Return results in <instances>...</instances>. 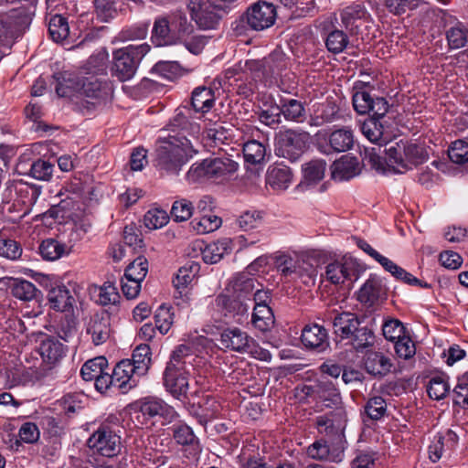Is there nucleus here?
Listing matches in <instances>:
<instances>
[{
    "label": "nucleus",
    "mask_w": 468,
    "mask_h": 468,
    "mask_svg": "<svg viewBox=\"0 0 468 468\" xmlns=\"http://www.w3.org/2000/svg\"><path fill=\"white\" fill-rule=\"evenodd\" d=\"M347 422V414L344 408H337L325 415L319 416L316 425L319 433L331 445H336V450H344L346 438L345 430Z\"/></svg>",
    "instance_id": "20e7f679"
},
{
    "label": "nucleus",
    "mask_w": 468,
    "mask_h": 468,
    "mask_svg": "<svg viewBox=\"0 0 468 468\" xmlns=\"http://www.w3.org/2000/svg\"><path fill=\"white\" fill-rule=\"evenodd\" d=\"M364 366L368 374L376 378H382L390 372L393 364L390 357L383 353L370 351L364 357Z\"/></svg>",
    "instance_id": "aec40b11"
},
{
    "label": "nucleus",
    "mask_w": 468,
    "mask_h": 468,
    "mask_svg": "<svg viewBox=\"0 0 468 468\" xmlns=\"http://www.w3.org/2000/svg\"><path fill=\"white\" fill-rule=\"evenodd\" d=\"M330 147L336 153L346 152L354 145V135L351 129L343 127L332 132L328 137Z\"/></svg>",
    "instance_id": "f704fd0d"
},
{
    "label": "nucleus",
    "mask_w": 468,
    "mask_h": 468,
    "mask_svg": "<svg viewBox=\"0 0 468 468\" xmlns=\"http://www.w3.org/2000/svg\"><path fill=\"white\" fill-rule=\"evenodd\" d=\"M267 182L274 190L282 191L288 188L291 182L290 166L284 161H282L279 166L269 172Z\"/></svg>",
    "instance_id": "72a5a7b5"
},
{
    "label": "nucleus",
    "mask_w": 468,
    "mask_h": 468,
    "mask_svg": "<svg viewBox=\"0 0 468 468\" xmlns=\"http://www.w3.org/2000/svg\"><path fill=\"white\" fill-rule=\"evenodd\" d=\"M190 371L180 368L165 367L164 372V385L175 398L186 397L188 389V378Z\"/></svg>",
    "instance_id": "dca6fc26"
},
{
    "label": "nucleus",
    "mask_w": 468,
    "mask_h": 468,
    "mask_svg": "<svg viewBox=\"0 0 468 468\" xmlns=\"http://www.w3.org/2000/svg\"><path fill=\"white\" fill-rule=\"evenodd\" d=\"M110 94L111 87L107 81H101L94 75L81 78L80 95L84 97L81 105L88 111L105 103Z\"/></svg>",
    "instance_id": "423d86ee"
},
{
    "label": "nucleus",
    "mask_w": 468,
    "mask_h": 468,
    "mask_svg": "<svg viewBox=\"0 0 468 468\" xmlns=\"http://www.w3.org/2000/svg\"><path fill=\"white\" fill-rule=\"evenodd\" d=\"M335 334L341 335L342 338H349L358 325H360L357 316L351 313H341L336 314L332 321Z\"/></svg>",
    "instance_id": "c85d7f7f"
},
{
    "label": "nucleus",
    "mask_w": 468,
    "mask_h": 468,
    "mask_svg": "<svg viewBox=\"0 0 468 468\" xmlns=\"http://www.w3.org/2000/svg\"><path fill=\"white\" fill-rule=\"evenodd\" d=\"M231 241L229 239H222L217 242L210 243L202 250V259L206 263L215 264L218 262L225 254L231 250Z\"/></svg>",
    "instance_id": "473e14b6"
},
{
    "label": "nucleus",
    "mask_w": 468,
    "mask_h": 468,
    "mask_svg": "<svg viewBox=\"0 0 468 468\" xmlns=\"http://www.w3.org/2000/svg\"><path fill=\"white\" fill-rule=\"evenodd\" d=\"M458 441V436L451 430L439 433L429 447V457L431 462H438L447 451H452Z\"/></svg>",
    "instance_id": "5701e85b"
},
{
    "label": "nucleus",
    "mask_w": 468,
    "mask_h": 468,
    "mask_svg": "<svg viewBox=\"0 0 468 468\" xmlns=\"http://www.w3.org/2000/svg\"><path fill=\"white\" fill-rule=\"evenodd\" d=\"M173 315L171 308L161 305L155 312L154 321L155 328L159 330L162 335L166 334L171 325L173 324Z\"/></svg>",
    "instance_id": "774afa93"
},
{
    "label": "nucleus",
    "mask_w": 468,
    "mask_h": 468,
    "mask_svg": "<svg viewBox=\"0 0 468 468\" xmlns=\"http://www.w3.org/2000/svg\"><path fill=\"white\" fill-rule=\"evenodd\" d=\"M140 411L150 418L163 416L168 412L167 405L158 399H146L140 405Z\"/></svg>",
    "instance_id": "052dcab7"
},
{
    "label": "nucleus",
    "mask_w": 468,
    "mask_h": 468,
    "mask_svg": "<svg viewBox=\"0 0 468 468\" xmlns=\"http://www.w3.org/2000/svg\"><path fill=\"white\" fill-rule=\"evenodd\" d=\"M325 168L326 163L322 159L312 160L303 165V177L296 186V189L299 192H305L314 187L324 177Z\"/></svg>",
    "instance_id": "ddd939ff"
},
{
    "label": "nucleus",
    "mask_w": 468,
    "mask_h": 468,
    "mask_svg": "<svg viewBox=\"0 0 468 468\" xmlns=\"http://www.w3.org/2000/svg\"><path fill=\"white\" fill-rule=\"evenodd\" d=\"M450 390V385L444 376H435L431 378L427 386V392L431 399H442Z\"/></svg>",
    "instance_id": "5fc2aeb1"
},
{
    "label": "nucleus",
    "mask_w": 468,
    "mask_h": 468,
    "mask_svg": "<svg viewBox=\"0 0 468 468\" xmlns=\"http://www.w3.org/2000/svg\"><path fill=\"white\" fill-rule=\"evenodd\" d=\"M148 271V261L143 256L137 257L131 262L125 269V279H132L133 281H144Z\"/></svg>",
    "instance_id": "6e6d98bb"
},
{
    "label": "nucleus",
    "mask_w": 468,
    "mask_h": 468,
    "mask_svg": "<svg viewBox=\"0 0 468 468\" xmlns=\"http://www.w3.org/2000/svg\"><path fill=\"white\" fill-rule=\"evenodd\" d=\"M319 396L327 408L335 407L336 410L342 402L340 392L332 382H326L321 386Z\"/></svg>",
    "instance_id": "680f3d73"
},
{
    "label": "nucleus",
    "mask_w": 468,
    "mask_h": 468,
    "mask_svg": "<svg viewBox=\"0 0 468 468\" xmlns=\"http://www.w3.org/2000/svg\"><path fill=\"white\" fill-rule=\"evenodd\" d=\"M191 16L199 28L215 29L223 16L228 13V6L217 0H192Z\"/></svg>",
    "instance_id": "39448f33"
},
{
    "label": "nucleus",
    "mask_w": 468,
    "mask_h": 468,
    "mask_svg": "<svg viewBox=\"0 0 468 468\" xmlns=\"http://www.w3.org/2000/svg\"><path fill=\"white\" fill-rule=\"evenodd\" d=\"M90 449L105 457H114L121 452V437L107 424H102L88 440Z\"/></svg>",
    "instance_id": "0eeeda50"
},
{
    "label": "nucleus",
    "mask_w": 468,
    "mask_h": 468,
    "mask_svg": "<svg viewBox=\"0 0 468 468\" xmlns=\"http://www.w3.org/2000/svg\"><path fill=\"white\" fill-rule=\"evenodd\" d=\"M337 25L338 17L335 13L331 14L320 24L321 31L325 37V47L333 54L342 53L349 45L347 33L338 28Z\"/></svg>",
    "instance_id": "6e6552de"
},
{
    "label": "nucleus",
    "mask_w": 468,
    "mask_h": 468,
    "mask_svg": "<svg viewBox=\"0 0 468 468\" xmlns=\"http://www.w3.org/2000/svg\"><path fill=\"white\" fill-rule=\"evenodd\" d=\"M38 251L46 261H56L69 252L68 247L65 244L54 239L43 240L38 247Z\"/></svg>",
    "instance_id": "c03bdc74"
},
{
    "label": "nucleus",
    "mask_w": 468,
    "mask_h": 468,
    "mask_svg": "<svg viewBox=\"0 0 468 468\" xmlns=\"http://www.w3.org/2000/svg\"><path fill=\"white\" fill-rule=\"evenodd\" d=\"M385 290L382 281L376 275H371L357 292V300L367 307H372L379 302Z\"/></svg>",
    "instance_id": "6ab92c4d"
},
{
    "label": "nucleus",
    "mask_w": 468,
    "mask_h": 468,
    "mask_svg": "<svg viewBox=\"0 0 468 468\" xmlns=\"http://www.w3.org/2000/svg\"><path fill=\"white\" fill-rule=\"evenodd\" d=\"M301 341L306 348L324 350L328 346L327 332L315 324L305 325L302 330Z\"/></svg>",
    "instance_id": "412c9836"
},
{
    "label": "nucleus",
    "mask_w": 468,
    "mask_h": 468,
    "mask_svg": "<svg viewBox=\"0 0 468 468\" xmlns=\"http://www.w3.org/2000/svg\"><path fill=\"white\" fill-rule=\"evenodd\" d=\"M86 332L95 346L105 343L111 335V319L107 314H94L87 324Z\"/></svg>",
    "instance_id": "a211bd4d"
},
{
    "label": "nucleus",
    "mask_w": 468,
    "mask_h": 468,
    "mask_svg": "<svg viewBox=\"0 0 468 468\" xmlns=\"http://www.w3.org/2000/svg\"><path fill=\"white\" fill-rule=\"evenodd\" d=\"M194 354L192 347L186 345H180L176 347L167 363L168 367L180 368L181 370L190 371L193 368Z\"/></svg>",
    "instance_id": "7c9ffc66"
},
{
    "label": "nucleus",
    "mask_w": 468,
    "mask_h": 468,
    "mask_svg": "<svg viewBox=\"0 0 468 468\" xmlns=\"http://www.w3.org/2000/svg\"><path fill=\"white\" fill-rule=\"evenodd\" d=\"M361 132L371 143L381 145L382 143L386 142L384 138V125L376 117L367 119L361 125Z\"/></svg>",
    "instance_id": "79ce46f5"
},
{
    "label": "nucleus",
    "mask_w": 468,
    "mask_h": 468,
    "mask_svg": "<svg viewBox=\"0 0 468 468\" xmlns=\"http://www.w3.org/2000/svg\"><path fill=\"white\" fill-rule=\"evenodd\" d=\"M169 18L173 26L176 43L181 37L189 36L193 32V26L182 12L170 13Z\"/></svg>",
    "instance_id": "8fccbe9b"
},
{
    "label": "nucleus",
    "mask_w": 468,
    "mask_h": 468,
    "mask_svg": "<svg viewBox=\"0 0 468 468\" xmlns=\"http://www.w3.org/2000/svg\"><path fill=\"white\" fill-rule=\"evenodd\" d=\"M57 84L55 87L56 92L59 97H70L74 93L80 94L81 79L70 73L58 74Z\"/></svg>",
    "instance_id": "e433bc0d"
},
{
    "label": "nucleus",
    "mask_w": 468,
    "mask_h": 468,
    "mask_svg": "<svg viewBox=\"0 0 468 468\" xmlns=\"http://www.w3.org/2000/svg\"><path fill=\"white\" fill-rule=\"evenodd\" d=\"M50 307L56 311L68 312L72 308L74 298L65 285L53 287L48 294Z\"/></svg>",
    "instance_id": "cd10ccee"
},
{
    "label": "nucleus",
    "mask_w": 468,
    "mask_h": 468,
    "mask_svg": "<svg viewBox=\"0 0 468 468\" xmlns=\"http://www.w3.org/2000/svg\"><path fill=\"white\" fill-rule=\"evenodd\" d=\"M446 37L451 48H461L468 43V29L463 23L456 22L447 29Z\"/></svg>",
    "instance_id": "09e8293b"
},
{
    "label": "nucleus",
    "mask_w": 468,
    "mask_h": 468,
    "mask_svg": "<svg viewBox=\"0 0 468 468\" xmlns=\"http://www.w3.org/2000/svg\"><path fill=\"white\" fill-rule=\"evenodd\" d=\"M448 155L452 162L458 165H468V142L457 140L452 143L448 149Z\"/></svg>",
    "instance_id": "0e129e2a"
},
{
    "label": "nucleus",
    "mask_w": 468,
    "mask_h": 468,
    "mask_svg": "<svg viewBox=\"0 0 468 468\" xmlns=\"http://www.w3.org/2000/svg\"><path fill=\"white\" fill-rule=\"evenodd\" d=\"M319 263V254L314 250H308L294 253V280H300L306 286L313 285Z\"/></svg>",
    "instance_id": "1a4fd4ad"
},
{
    "label": "nucleus",
    "mask_w": 468,
    "mask_h": 468,
    "mask_svg": "<svg viewBox=\"0 0 468 468\" xmlns=\"http://www.w3.org/2000/svg\"><path fill=\"white\" fill-rule=\"evenodd\" d=\"M275 154L278 157L292 163V131L287 129L276 135Z\"/></svg>",
    "instance_id": "a18cd8bd"
},
{
    "label": "nucleus",
    "mask_w": 468,
    "mask_h": 468,
    "mask_svg": "<svg viewBox=\"0 0 468 468\" xmlns=\"http://www.w3.org/2000/svg\"><path fill=\"white\" fill-rule=\"evenodd\" d=\"M194 154L196 151L185 134L169 136L156 148L154 165L163 175L177 176Z\"/></svg>",
    "instance_id": "f257e3e1"
},
{
    "label": "nucleus",
    "mask_w": 468,
    "mask_h": 468,
    "mask_svg": "<svg viewBox=\"0 0 468 468\" xmlns=\"http://www.w3.org/2000/svg\"><path fill=\"white\" fill-rule=\"evenodd\" d=\"M275 18L276 8L272 4L258 2L232 23V30L237 36L245 35L248 28L256 31L263 30L271 27Z\"/></svg>",
    "instance_id": "7ed1b4c3"
},
{
    "label": "nucleus",
    "mask_w": 468,
    "mask_h": 468,
    "mask_svg": "<svg viewBox=\"0 0 468 468\" xmlns=\"http://www.w3.org/2000/svg\"><path fill=\"white\" fill-rule=\"evenodd\" d=\"M270 59L273 63V72L280 76L282 84L286 87V89H290V72L286 71L283 73L290 65V58L287 57L281 48H276L271 52Z\"/></svg>",
    "instance_id": "58836bf2"
},
{
    "label": "nucleus",
    "mask_w": 468,
    "mask_h": 468,
    "mask_svg": "<svg viewBox=\"0 0 468 468\" xmlns=\"http://www.w3.org/2000/svg\"><path fill=\"white\" fill-rule=\"evenodd\" d=\"M221 412L220 403L211 397H207L197 407H193L190 413L199 424L206 426L208 422L218 419Z\"/></svg>",
    "instance_id": "4be33fe9"
},
{
    "label": "nucleus",
    "mask_w": 468,
    "mask_h": 468,
    "mask_svg": "<svg viewBox=\"0 0 468 468\" xmlns=\"http://www.w3.org/2000/svg\"><path fill=\"white\" fill-rule=\"evenodd\" d=\"M26 16L21 12L13 9L8 13L0 14V36L15 37L23 29Z\"/></svg>",
    "instance_id": "393cba45"
},
{
    "label": "nucleus",
    "mask_w": 468,
    "mask_h": 468,
    "mask_svg": "<svg viewBox=\"0 0 468 468\" xmlns=\"http://www.w3.org/2000/svg\"><path fill=\"white\" fill-rule=\"evenodd\" d=\"M358 163L353 157H342L339 161L334 163L332 166V177L335 180H348L356 175V166Z\"/></svg>",
    "instance_id": "ea45409f"
},
{
    "label": "nucleus",
    "mask_w": 468,
    "mask_h": 468,
    "mask_svg": "<svg viewBox=\"0 0 468 468\" xmlns=\"http://www.w3.org/2000/svg\"><path fill=\"white\" fill-rule=\"evenodd\" d=\"M57 335L66 342L73 340L77 336V321L69 314L62 317L57 325Z\"/></svg>",
    "instance_id": "4d7b16f0"
},
{
    "label": "nucleus",
    "mask_w": 468,
    "mask_h": 468,
    "mask_svg": "<svg viewBox=\"0 0 468 468\" xmlns=\"http://www.w3.org/2000/svg\"><path fill=\"white\" fill-rule=\"evenodd\" d=\"M8 286L12 295L22 301H31L37 297L38 292L34 283L23 279L10 278Z\"/></svg>",
    "instance_id": "a19ab883"
},
{
    "label": "nucleus",
    "mask_w": 468,
    "mask_h": 468,
    "mask_svg": "<svg viewBox=\"0 0 468 468\" xmlns=\"http://www.w3.org/2000/svg\"><path fill=\"white\" fill-rule=\"evenodd\" d=\"M151 42L155 47L170 46L176 43L169 14L159 16L154 19L151 31Z\"/></svg>",
    "instance_id": "f3484780"
},
{
    "label": "nucleus",
    "mask_w": 468,
    "mask_h": 468,
    "mask_svg": "<svg viewBox=\"0 0 468 468\" xmlns=\"http://www.w3.org/2000/svg\"><path fill=\"white\" fill-rule=\"evenodd\" d=\"M215 103V94L211 88L197 87L191 97V105L196 112H207Z\"/></svg>",
    "instance_id": "2f4dec72"
},
{
    "label": "nucleus",
    "mask_w": 468,
    "mask_h": 468,
    "mask_svg": "<svg viewBox=\"0 0 468 468\" xmlns=\"http://www.w3.org/2000/svg\"><path fill=\"white\" fill-rule=\"evenodd\" d=\"M39 354L45 362L55 364L65 355V348L55 337L48 336L40 343Z\"/></svg>",
    "instance_id": "c756f323"
},
{
    "label": "nucleus",
    "mask_w": 468,
    "mask_h": 468,
    "mask_svg": "<svg viewBox=\"0 0 468 468\" xmlns=\"http://www.w3.org/2000/svg\"><path fill=\"white\" fill-rule=\"evenodd\" d=\"M373 97L367 90L357 88H354L353 93V106L356 112L359 114H367L370 112V106Z\"/></svg>",
    "instance_id": "e2e57ef3"
},
{
    "label": "nucleus",
    "mask_w": 468,
    "mask_h": 468,
    "mask_svg": "<svg viewBox=\"0 0 468 468\" xmlns=\"http://www.w3.org/2000/svg\"><path fill=\"white\" fill-rule=\"evenodd\" d=\"M134 366L131 364L130 359L120 361L112 370V378L114 388H117L122 393L137 385L138 376L135 374Z\"/></svg>",
    "instance_id": "2eb2a0df"
},
{
    "label": "nucleus",
    "mask_w": 468,
    "mask_h": 468,
    "mask_svg": "<svg viewBox=\"0 0 468 468\" xmlns=\"http://www.w3.org/2000/svg\"><path fill=\"white\" fill-rule=\"evenodd\" d=\"M198 270V264L195 262L186 264L178 270L176 277L173 279V283L180 294L183 293V291L193 281Z\"/></svg>",
    "instance_id": "49530a36"
},
{
    "label": "nucleus",
    "mask_w": 468,
    "mask_h": 468,
    "mask_svg": "<svg viewBox=\"0 0 468 468\" xmlns=\"http://www.w3.org/2000/svg\"><path fill=\"white\" fill-rule=\"evenodd\" d=\"M216 305L225 318L231 319L237 324H242L249 319L250 304L230 293H219L216 299Z\"/></svg>",
    "instance_id": "9d476101"
},
{
    "label": "nucleus",
    "mask_w": 468,
    "mask_h": 468,
    "mask_svg": "<svg viewBox=\"0 0 468 468\" xmlns=\"http://www.w3.org/2000/svg\"><path fill=\"white\" fill-rule=\"evenodd\" d=\"M404 143L407 170L411 169L412 165L423 163L427 159V155L423 148L408 141H404Z\"/></svg>",
    "instance_id": "69168bd1"
},
{
    "label": "nucleus",
    "mask_w": 468,
    "mask_h": 468,
    "mask_svg": "<svg viewBox=\"0 0 468 468\" xmlns=\"http://www.w3.org/2000/svg\"><path fill=\"white\" fill-rule=\"evenodd\" d=\"M220 345L230 351L246 354L254 353L255 340L239 327H227L220 334Z\"/></svg>",
    "instance_id": "9b49d317"
},
{
    "label": "nucleus",
    "mask_w": 468,
    "mask_h": 468,
    "mask_svg": "<svg viewBox=\"0 0 468 468\" xmlns=\"http://www.w3.org/2000/svg\"><path fill=\"white\" fill-rule=\"evenodd\" d=\"M349 338H351V344L357 352L363 351L374 343V334L366 326L358 325Z\"/></svg>",
    "instance_id": "864d4df0"
},
{
    "label": "nucleus",
    "mask_w": 468,
    "mask_h": 468,
    "mask_svg": "<svg viewBox=\"0 0 468 468\" xmlns=\"http://www.w3.org/2000/svg\"><path fill=\"white\" fill-rule=\"evenodd\" d=\"M344 450H336V445H331L326 440L322 439L308 447L307 453L314 459L340 462Z\"/></svg>",
    "instance_id": "a878e982"
},
{
    "label": "nucleus",
    "mask_w": 468,
    "mask_h": 468,
    "mask_svg": "<svg viewBox=\"0 0 468 468\" xmlns=\"http://www.w3.org/2000/svg\"><path fill=\"white\" fill-rule=\"evenodd\" d=\"M265 154V146L256 140L248 141L243 145V155L247 163L252 165L261 164L264 160Z\"/></svg>",
    "instance_id": "3c124183"
},
{
    "label": "nucleus",
    "mask_w": 468,
    "mask_h": 468,
    "mask_svg": "<svg viewBox=\"0 0 468 468\" xmlns=\"http://www.w3.org/2000/svg\"><path fill=\"white\" fill-rule=\"evenodd\" d=\"M251 323L255 328L261 332L271 330L274 324V315L269 305H259L253 308Z\"/></svg>",
    "instance_id": "37998d69"
},
{
    "label": "nucleus",
    "mask_w": 468,
    "mask_h": 468,
    "mask_svg": "<svg viewBox=\"0 0 468 468\" xmlns=\"http://www.w3.org/2000/svg\"><path fill=\"white\" fill-rule=\"evenodd\" d=\"M365 411L369 419L378 420L387 411V403L382 397H373L367 402Z\"/></svg>",
    "instance_id": "338daca9"
},
{
    "label": "nucleus",
    "mask_w": 468,
    "mask_h": 468,
    "mask_svg": "<svg viewBox=\"0 0 468 468\" xmlns=\"http://www.w3.org/2000/svg\"><path fill=\"white\" fill-rule=\"evenodd\" d=\"M194 207L191 201L182 198L174 202L170 214L176 222L188 220L193 215Z\"/></svg>",
    "instance_id": "13d9d810"
},
{
    "label": "nucleus",
    "mask_w": 468,
    "mask_h": 468,
    "mask_svg": "<svg viewBox=\"0 0 468 468\" xmlns=\"http://www.w3.org/2000/svg\"><path fill=\"white\" fill-rule=\"evenodd\" d=\"M151 356V348L146 344L139 345L133 350L130 362L135 367V374L138 377L144 376L148 372L152 362Z\"/></svg>",
    "instance_id": "4c0bfd02"
},
{
    "label": "nucleus",
    "mask_w": 468,
    "mask_h": 468,
    "mask_svg": "<svg viewBox=\"0 0 468 468\" xmlns=\"http://www.w3.org/2000/svg\"><path fill=\"white\" fill-rule=\"evenodd\" d=\"M367 14L366 7L361 4H352L340 10L341 27L345 28L350 35L356 33L357 27L356 22L364 18Z\"/></svg>",
    "instance_id": "bb28decb"
},
{
    "label": "nucleus",
    "mask_w": 468,
    "mask_h": 468,
    "mask_svg": "<svg viewBox=\"0 0 468 468\" xmlns=\"http://www.w3.org/2000/svg\"><path fill=\"white\" fill-rule=\"evenodd\" d=\"M221 218L216 215H203L200 218L192 221L194 229L199 234L215 231L221 226Z\"/></svg>",
    "instance_id": "bf43d9fd"
},
{
    "label": "nucleus",
    "mask_w": 468,
    "mask_h": 468,
    "mask_svg": "<svg viewBox=\"0 0 468 468\" xmlns=\"http://www.w3.org/2000/svg\"><path fill=\"white\" fill-rule=\"evenodd\" d=\"M256 285L261 286L258 281L250 276L249 273L240 272L236 274L229 283L227 292L250 304L252 303V294Z\"/></svg>",
    "instance_id": "4468645a"
},
{
    "label": "nucleus",
    "mask_w": 468,
    "mask_h": 468,
    "mask_svg": "<svg viewBox=\"0 0 468 468\" xmlns=\"http://www.w3.org/2000/svg\"><path fill=\"white\" fill-rule=\"evenodd\" d=\"M384 152L387 154L388 165H392L395 172L402 173V170H407L404 140L391 144Z\"/></svg>",
    "instance_id": "c9c22d12"
},
{
    "label": "nucleus",
    "mask_w": 468,
    "mask_h": 468,
    "mask_svg": "<svg viewBox=\"0 0 468 468\" xmlns=\"http://www.w3.org/2000/svg\"><path fill=\"white\" fill-rule=\"evenodd\" d=\"M108 367V361L104 356H97L84 363L80 375L85 381H93Z\"/></svg>",
    "instance_id": "de8ad7c7"
},
{
    "label": "nucleus",
    "mask_w": 468,
    "mask_h": 468,
    "mask_svg": "<svg viewBox=\"0 0 468 468\" xmlns=\"http://www.w3.org/2000/svg\"><path fill=\"white\" fill-rule=\"evenodd\" d=\"M48 32L54 41L60 42L65 40L69 34L67 19L60 15L52 16L48 23Z\"/></svg>",
    "instance_id": "603ef678"
},
{
    "label": "nucleus",
    "mask_w": 468,
    "mask_h": 468,
    "mask_svg": "<svg viewBox=\"0 0 468 468\" xmlns=\"http://www.w3.org/2000/svg\"><path fill=\"white\" fill-rule=\"evenodd\" d=\"M357 272L356 263L352 261H335L325 267V278L333 284H341L346 281H356Z\"/></svg>",
    "instance_id": "f8f14e48"
},
{
    "label": "nucleus",
    "mask_w": 468,
    "mask_h": 468,
    "mask_svg": "<svg viewBox=\"0 0 468 468\" xmlns=\"http://www.w3.org/2000/svg\"><path fill=\"white\" fill-rule=\"evenodd\" d=\"M209 178L220 182L230 179L239 168V164L234 160L224 158L209 159Z\"/></svg>",
    "instance_id": "b1692460"
},
{
    "label": "nucleus",
    "mask_w": 468,
    "mask_h": 468,
    "mask_svg": "<svg viewBox=\"0 0 468 468\" xmlns=\"http://www.w3.org/2000/svg\"><path fill=\"white\" fill-rule=\"evenodd\" d=\"M151 50L147 43L128 45L112 52V76L119 81L131 80L136 73L138 66L145 55Z\"/></svg>",
    "instance_id": "f03ea898"
}]
</instances>
